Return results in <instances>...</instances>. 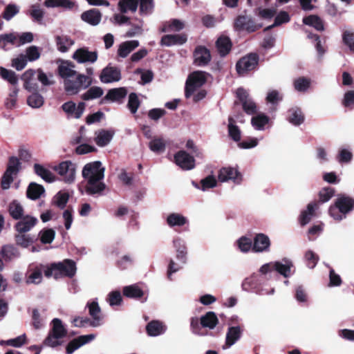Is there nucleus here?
<instances>
[{"label":"nucleus","mask_w":354,"mask_h":354,"mask_svg":"<svg viewBox=\"0 0 354 354\" xmlns=\"http://www.w3.org/2000/svg\"><path fill=\"white\" fill-rule=\"evenodd\" d=\"M21 168V163L19 159L15 156L9 158L6 171L16 176Z\"/></svg>","instance_id":"nucleus-47"},{"label":"nucleus","mask_w":354,"mask_h":354,"mask_svg":"<svg viewBox=\"0 0 354 354\" xmlns=\"http://www.w3.org/2000/svg\"><path fill=\"white\" fill-rule=\"evenodd\" d=\"M354 209V198L342 195L338 197L334 205H331L328 209L329 214L334 219L341 221L345 218V215Z\"/></svg>","instance_id":"nucleus-5"},{"label":"nucleus","mask_w":354,"mask_h":354,"mask_svg":"<svg viewBox=\"0 0 354 354\" xmlns=\"http://www.w3.org/2000/svg\"><path fill=\"white\" fill-rule=\"evenodd\" d=\"M174 246L176 248V259L183 263L187 260V248L185 245L180 244V241H174Z\"/></svg>","instance_id":"nucleus-50"},{"label":"nucleus","mask_w":354,"mask_h":354,"mask_svg":"<svg viewBox=\"0 0 354 354\" xmlns=\"http://www.w3.org/2000/svg\"><path fill=\"white\" fill-rule=\"evenodd\" d=\"M235 120L230 116L228 118V135L235 142H239L241 138V131L239 127L236 125Z\"/></svg>","instance_id":"nucleus-35"},{"label":"nucleus","mask_w":354,"mask_h":354,"mask_svg":"<svg viewBox=\"0 0 354 354\" xmlns=\"http://www.w3.org/2000/svg\"><path fill=\"white\" fill-rule=\"evenodd\" d=\"M288 113V120L291 124L298 126L304 122V115L299 108L295 107L290 109Z\"/></svg>","instance_id":"nucleus-33"},{"label":"nucleus","mask_w":354,"mask_h":354,"mask_svg":"<svg viewBox=\"0 0 354 354\" xmlns=\"http://www.w3.org/2000/svg\"><path fill=\"white\" fill-rule=\"evenodd\" d=\"M48 268V264H39L28 270V276L27 277V283L39 284L42 281V273L45 275V270Z\"/></svg>","instance_id":"nucleus-18"},{"label":"nucleus","mask_w":354,"mask_h":354,"mask_svg":"<svg viewBox=\"0 0 354 354\" xmlns=\"http://www.w3.org/2000/svg\"><path fill=\"white\" fill-rule=\"evenodd\" d=\"M18 92L19 89L17 87H14L12 89L5 102L7 109H12L15 106Z\"/></svg>","instance_id":"nucleus-61"},{"label":"nucleus","mask_w":354,"mask_h":354,"mask_svg":"<svg viewBox=\"0 0 354 354\" xmlns=\"http://www.w3.org/2000/svg\"><path fill=\"white\" fill-rule=\"evenodd\" d=\"M304 258L307 266L310 269L314 268L319 260V256L310 250L306 252Z\"/></svg>","instance_id":"nucleus-53"},{"label":"nucleus","mask_w":354,"mask_h":354,"mask_svg":"<svg viewBox=\"0 0 354 354\" xmlns=\"http://www.w3.org/2000/svg\"><path fill=\"white\" fill-rule=\"evenodd\" d=\"M107 301L111 306L120 305L122 301L120 292L118 290L111 292L108 295Z\"/></svg>","instance_id":"nucleus-58"},{"label":"nucleus","mask_w":354,"mask_h":354,"mask_svg":"<svg viewBox=\"0 0 354 354\" xmlns=\"http://www.w3.org/2000/svg\"><path fill=\"white\" fill-rule=\"evenodd\" d=\"M262 27V24H257L250 15H239L234 20V28L237 31H246L248 33L256 32Z\"/></svg>","instance_id":"nucleus-9"},{"label":"nucleus","mask_w":354,"mask_h":354,"mask_svg":"<svg viewBox=\"0 0 354 354\" xmlns=\"http://www.w3.org/2000/svg\"><path fill=\"white\" fill-rule=\"evenodd\" d=\"M174 160L176 165L183 169L190 170L195 167L194 158L185 151H178L174 156Z\"/></svg>","instance_id":"nucleus-16"},{"label":"nucleus","mask_w":354,"mask_h":354,"mask_svg":"<svg viewBox=\"0 0 354 354\" xmlns=\"http://www.w3.org/2000/svg\"><path fill=\"white\" fill-rule=\"evenodd\" d=\"M103 93L104 91L101 87L94 86L90 87L86 92L83 93L81 98L85 101L92 100L100 97Z\"/></svg>","instance_id":"nucleus-40"},{"label":"nucleus","mask_w":354,"mask_h":354,"mask_svg":"<svg viewBox=\"0 0 354 354\" xmlns=\"http://www.w3.org/2000/svg\"><path fill=\"white\" fill-rule=\"evenodd\" d=\"M207 81L206 73L196 71L191 73L186 80L185 86V96L189 98L198 88L205 84Z\"/></svg>","instance_id":"nucleus-8"},{"label":"nucleus","mask_w":354,"mask_h":354,"mask_svg":"<svg viewBox=\"0 0 354 354\" xmlns=\"http://www.w3.org/2000/svg\"><path fill=\"white\" fill-rule=\"evenodd\" d=\"M95 338V335L89 334L86 335H80L68 342L66 347V353L72 354L75 350L82 346L90 342Z\"/></svg>","instance_id":"nucleus-19"},{"label":"nucleus","mask_w":354,"mask_h":354,"mask_svg":"<svg viewBox=\"0 0 354 354\" xmlns=\"http://www.w3.org/2000/svg\"><path fill=\"white\" fill-rule=\"evenodd\" d=\"M166 330L165 326L162 322L158 320H152L149 322L146 326V332L149 336H158Z\"/></svg>","instance_id":"nucleus-26"},{"label":"nucleus","mask_w":354,"mask_h":354,"mask_svg":"<svg viewBox=\"0 0 354 354\" xmlns=\"http://www.w3.org/2000/svg\"><path fill=\"white\" fill-rule=\"evenodd\" d=\"M293 84L295 90L304 92L310 87V80L305 77H300L294 81Z\"/></svg>","instance_id":"nucleus-52"},{"label":"nucleus","mask_w":354,"mask_h":354,"mask_svg":"<svg viewBox=\"0 0 354 354\" xmlns=\"http://www.w3.org/2000/svg\"><path fill=\"white\" fill-rule=\"evenodd\" d=\"M292 266L291 262H287L286 264H283L281 262L277 261L273 264L274 270L285 277L289 276Z\"/></svg>","instance_id":"nucleus-51"},{"label":"nucleus","mask_w":354,"mask_h":354,"mask_svg":"<svg viewBox=\"0 0 354 354\" xmlns=\"http://www.w3.org/2000/svg\"><path fill=\"white\" fill-rule=\"evenodd\" d=\"M194 64L197 66H205L212 59L209 50L204 46H197L193 52Z\"/></svg>","instance_id":"nucleus-10"},{"label":"nucleus","mask_w":354,"mask_h":354,"mask_svg":"<svg viewBox=\"0 0 354 354\" xmlns=\"http://www.w3.org/2000/svg\"><path fill=\"white\" fill-rule=\"evenodd\" d=\"M0 254L5 259L10 260L19 256L18 250L12 245H3L1 250Z\"/></svg>","instance_id":"nucleus-43"},{"label":"nucleus","mask_w":354,"mask_h":354,"mask_svg":"<svg viewBox=\"0 0 354 354\" xmlns=\"http://www.w3.org/2000/svg\"><path fill=\"white\" fill-rule=\"evenodd\" d=\"M19 12L18 7L15 4H8L2 13V17L7 21L10 20Z\"/></svg>","instance_id":"nucleus-57"},{"label":"nucleus","mask_w":354,"mask_h":354,"mask_svg":"<svg viewBox=\"0 0 354 354\" xmlns=\"http://www.w3.org/2000/svg\"><path fill=\"white\" fill-rule=\"evenodd\" d=\"M8 211L10 216L14 220H19L24 216V209L21 203L17 200H13L9 203L8 206Z\"/></svg>","instance_id":"nucleus-28"},{"label":"nucleus","mask_w":354,"mask_h":354,"mask_svg":"<svg viewBox=\"0 0 354 354\" xmlns=\"http://www.w3.org/2000/svg\"><path fill=\"white\" fill-rule=\"evenodd\" d=\"M127 95V89L125 87L111 88L108 91L102 101H112L122 102Z\"/></svg>","instance_id":"nucleus-23"},{"label":"nucleus","mask_w":354,"mask_h":354,"mask_svg":"<svg viewBox=\"0 0 354 354\" xmlns=\"http://www.w3.org/2000/svg\"><path fill=\"white\" fill-rule=\"evenodd\" d=\"M140 105V101L136 93H131L129 95L127 107L132 114H135Z\"/></svg>","instance_id":"nucleus-49"},{"label":"nucleus","mask_w":354,"mask_h":354,"mask_svg":"<svg viewBox=\"0 0 354 354\" xmlns=\"http://www.w3.org/2000/svg\"><path fill=\"white\" fill-rule=\"evenodd\" d=\"M28 104L32 108H39L44 104L43 97L37 92L34 91L27 99Z\"/></svg>","instance_id":"nucleus-48"},{"label":"nucleus","mask_w":354,"mask_h":354,"mask_svg":"<svg viewBox=\"0 0 354 354\" xmlns=\"http://www.w3.org/2000/svg\"><path fill=\"white\" fill-rule=\"evenodd\" d=\"M242 332L243 328L240 326L229 327L225 337V345L227 347H230L235 344L241 338Z\"/></svg>","instance_id":"nucleus-25"},{"label":"nucleus","mask_w":354,"mask_h":354,"mask_svg":"<svg viewBox=\"0 0 354 354\" xmlns=\"http://www.w3.org/2000/svg\"><path fill=\"white\" fill-rule=\"evenodd\" d=\"M44 187L36 183L32 182L29 184L27 190L26 196L31 200H37L44 193Z\"/></svg>","instance_id":"nucleus-29"},{"label":"nucleus","mask_w":354,"mask_h":354,"mask_svg":"<svg viewBox=\"0 0 354 354\" xmlns=\"http://www.w3.org/2000/svg\"><path fill=\"white\" fill-rule=\"evenodd\" d=\"M75 65L68 60H61L57 67V73L64 79V89L68 94H77L81 88H87L92 84L88 75L77 73L74 70Z\"/></svg>","instance_id":"nucleus-1"},{"label":"nucleus","mask_w":354,"mask_h":354,"mask_svg":"<svg viewBox=\"0 0 354 354\" xmlns=\"http://www.w3.org/2000/svg\"><path fill=\"white\" fill-rule=\"evenodd\" d=\"M236 245L242 252L246 253L250 250L252 251L253 242L251 239L245 236L240 237L236 241Z\"/></svg>","instance_id":"nucleus-44"},{"label":"nucleus","mask_w":354,"mask_h":354,"mask_svg":"<svg viewBox=\"0 0 354 354\" xmlns=\"http://www.w3.org/2000/svg\"><path fill=\"white\" fill-rule=\"evenodd\" d=\"M55 42L59 51L67 52L70 47L73 45L74 41L67 35H57L55 37Z\"/></svg>","instance_id":"nucleus-34"},{"label":"nucleus","mask_w":354,"mask_h":354,"mask_svg":"<svg viewBox=\"0 0 354 354\" xmlns=\"http://www.w3.org/2000/svg\"><path fill=\"white\" fill-rule=\"evenodd\" d=\"M258 16L264 19H272L277 13V10L274 8H258Z\"/></svg>","instance_id":"nucleus-64"},{"label":"nucleus","mask_w":354,"mask_h":354,"mask_svg":"<svg viewBox=\"0 0 354 354\" xmlns=\"http://www.w3.org/2000/svg\"><path fill=\"white\" fill-rule=\"evenodd\" d=\"M187 223V219L178 213H171L167 218V225L173 227L174 226H183Z\"/></svg>","instance_id":"nucleus-39"},{"label":"nucleus","mask_w":354,"mask_h":354,"mask_svg":"<svg viewBox=\"0 0 354 354\" xmlns=\"http://www.w3.org/2000/svg\"><path fill=\"white\" fill-rule=\"evenodd\" d=\"M303 23L305 25L312 26L318 31L324 30V26L322 19L316 15H310L303 18Z\"/></svg>","instance_id":"nucleus-32"},{"label":"nucleus","mask_w":354,"mask_h":354,"mask_svg":"<svg viewBox=\"0 0 354 354\" xmlns=\"http://www.w3.org/2000/svg\"><path fill=\"white\" fill-rule=\"evenodd\" d=\"M98 54L97 51H89L88 48L83 47L77 49L73 54L72 58L80 64L94 63L97 61Z\"/></svg>","instance_id":"nucleus-13"},{"label":"nucleus","mask_w":354,"mask_h":354,"mask_svg":"<svg viewBox=\"0 0 354 354\" xmlns=\"http://www.w3.org/2000/svg\"><path fill=\"white\" fill-rule=\"evenodd\" d=\"M0 75L6 81L10 84L15 86L18 83V77L15 72L8 70L4 67H0Z\"/></svg>","instance_id":"nucleus-42"},{"label":"nucleus","mask_w":354,"mask_h":354,"mask_svg":"<svg viewBox=\"0 0 354 354\" xmlns=\"http://www.w3.org/2000/svg\"><path fill=\"white\" fill-rule=\"evenodd\" d=\"M149 147L152 151L156 153H161L165 150V144L160 138H155L150 141Z\"/></svg>","instance_id":"nucleus-54"},{"label":"nucleus","mask_w":354,"mask_h":354,"mask_svg":"<svg viewBox=\"0 0 354 354\" xmlns=\"http://www.w3.org/2000/svg\"><path fill=\"white\" fill-rule=\"evenodd\" d=\"M88 313L93 320L90 319V326L96 327L102 324V316L101 315V309L97 301H92L87 304Z\"/></svg>","instance_id":"nucleus-22"},{"label":"nucleus","mask_w":354,"mask_h":354,"mask_svg":"<svg viewBox=\"0 0 354 354\" xmlns=\"http://www.w3.org/2000/svg\"><path fill=\"white\" fill-rule=\"evenodd\" d=\"M122 292L124 297L138 300H141L145 295L144 291L137 284L124 287Z\"/></svg>","instance_id":"nucleus-27"},{"label":"nucleus","mask_w":354,"mask_h":354,"mask_svg":"<svg viewBox=\"0 0 354 354\" xmlns=\"http://www.w3.org/2000/svg\"><path fill=\"white\" fill-rule=\"evenodd\" d=\"M269 118L264 114H259L252 117L251 123L257 130L263 129L264 127L268 123Z\"/></svg>","instance_id":"nucleus-45"},{"label":"nucleus","mask_w":354,"mask_h":354,"mask_svg":"<svg viewBox=\"0 0 354 354\" xmlns=\"http://www.w3.org/2000/svg\"><path fill=\"white\" fill-rule=\"evenodd\" d=\"M27 61L26 57L23 54H20L17 58L12 60V65L17 71H21L26 67Z\"/></svg>","instance_id":"nucleus-62"},{"label":"nucleus","mask_w":354,"mask_h":354,"mask_svg":"<svg viewBox=\"0 0 354 354\" xmlns=\"http://www.w3.org/2000/svg\"><path fill=\"white\" fill-rule=\"evenodd\" d=\"M185 28V24L183 21L177 19H173L165 23L161 31L166 32H179Z\"/></svg>","instance_id":"nucleus-37"},{"label":"nucleus","mask_w":354,"mask_h":354,"mask_svg":"<svg viewBox=\"0 0 354 354\" xmlns=\"http://www.w3.org/2000/svg\"><path fill=\"white\" fill-rule=\"evenodd\" d=\"M39 236L42 243H51L55 239V232L51 228H44L39 232Z\"/></svg>","instance_id":"nucleus-46"},{"label":"nucleus","mask_w":354,"mask_h":354,"mask_svg":"<svg viewBox=\"0 0 354 354\" xmlns=\"http://www.w3.org/2000/svg\"><path fill=\"white\" fill-rule=\"evenodd\" d=\"M48 268L45 270L46 278L53 277L55 280L63 278L72 279L77 272V266L74 260L65 259L62 261L48 264Z\"/></svg>","instance_id":"nucleus-3"},{"label":"nucleus","mask_w":354,"mask_h":354,"mask_svg":"<svg viewBox=\"0 0 354 354\" xmlns=\"http://www.w3.org/2000/svg\"><path fill=\"white\" fill-rule=\"evenodd\" d=\"M26 57L27 60L34 62L40 57L41 53L39 48L36 46H30L26 50Z\"/></svg>","instance_id":"nucleus-55"},{"label":"nucleus","mask_w":354,"mask_h":354,"mask_svg":"<svg viewBox=\"0 0 354 354\" xmlns=\"http://www.w3.org/2000/svg\"><path fill=\"white\" fill-rule=\"evenodd\" d=\"M81 19L91 26H97L101 21L102 14L99 10L93 8L84 12Z\"/></svg>","instance_id":"nucleus-24"},{"label":"nucleus","mask_w":354,"mask_h":354,"mask_svg":"<svg viewBox=\"0 0 354 354\" xmlns=\"http://www.w3.org/2000/svg\"><path fill=\"white\" fill-rule=\"evenodd\" d=\"M17 221L14 228L18 233H26L38 223V219L30 215L24 216Z\"/></svg>","instance_id":"nucleus-15"},{"label":"nucleus","mask_w":354,"mask_h":354,"mask_svg":"<svg viewBox=\"0 0 354 354\" xmlns=\"http://www.w3.org/2000/svg\"><path fill=\"white\" fill-rule=\"evenodd\" d=\"M342 40L344 44L349 48V50L354 53V33L348 30L343 32Z\"/></svg>","instance_id":"nucleus-60"},{"label":"nucleus","mask_w":354,"mask_h":354,"mask_svg":"<svg viewBox=\"0 0 354 354\" xmlns=\"http://www.w3.org/2000/svg\"><path fill=\"white\" fill-rule=\"evenodd\" d=\"M138 5H140V14L148 15L150 14L153 8V0H138Z\"/></svg>","instance_id":"nucleus-56"},{"label":"nucleus","mask_w":354,"mask_h":354,"mask_svg":"<svg viewBox=\"0 0 354 354\" xmlns=\"http://www.w3.org/2000/svg\"><path fill=\"white\" fill-rule=\"evenodd\" d=\"M215 46L219 55L223 57L230 53L232 42L229 37L221 35L216 41Z\"/></svg>","instance_id":"nucleus-21"},{"label":"nucleus","mask_w":354,"mask_h":354,"mask_svg":"<svg viewBox=\"0 0 354 354\" xmlns=\"http://www.w3.org/2000/svg\"><path fill=\"white\" fill-rule=\"evenodd\" d=\"M35 173L40 176L43 180L47 183H52L55 180V176L53 174L45 168L43 165L35 163L33 166Z\"/></svg>","instance_id":"nucleus-31"},{"label":"nucleus","mask_w":354,"mask_h":354,"mask_svg":"<svg viewBox=\"0 0 354 354\" xmlns=\"http://www.w3.org/2000/svg\"><path fill=\"white\" fill-rule=\"evenodd\" d=\"M241 178V174L236 168L225 167L218 171V179L220 182L223 183L232 180L236 183H240Z\"/></svg>","instance_id":"nucleus-14"},{"label":"nucleus","mask_w":354,"mask_h":354,"mask_svg":"<svg viewBox=\"0 0 354 354\" xmlns=\"http://www.w3.org/2000/svg\"><path fill=\"white\" fill-rule=\"evenodd\" d=\"M201 189L205 191L209 188L215 187L217 185L216 178L212 175H209L201 180Z\"/></svg>","instance_id":"nucleus-59"},{"label":"nucleus","mask_w":354,"mask_h":354,"mask_svg":"<svg viewBox=\"0 0 354 354\" xmlns=\"http://www.w3.org/2000/svg\"><path fill=\"white\" fill-rule=\"evenodd\" d=\"M99 77L104 84L118 82L121 80V71L118 67L109 64L102 70Z\"/></svg>","instance_id":"nucleus-11"},{"label":"nucleus","mask_w":354,"mask_h":354,"mask_svg":"<svg viewBox=\"0 0 354 354\" xmlns=\"http://www.w3.org/2000/svg\"><path fill=\"white\" fill-rule=\"evenodd\" d=\"M335 194V189L331 187L324 188L319 192V201L322 203L328 201Z\"/></svg>","instance_id":"nucleus-63"},{"label":"nucleus","mask_w":354,"mask_h":354,"mask_svg":"<svg viewBox=\"0 0 354 354\" xmlns=\"http://www.w3.org/2000/svg\"><path fill=\"white\" fill-rule=\"evenodd\" d=\"M50 325L51 328L47 337L43 342V344L51 348H55L62 345V342L59 339L67 335V330L62 320L59 318H54L51 321Z\"/></svg>","instance_id":"nucleus-4"},{"label":"nucleus","mask_w":354,"mask_h":354,"mask_svg":"<svg viewBox=\"0 0 354 354\" xmlns=\"http://www.w3.org/2000/svg\"><path fill=\"white\" fill-rule=\"evenodd\" d=\"M139 46V41L137 40H131L122 42L118 50V55L121 57H126Z\"/></svg>","instance_id":"nucleus-30"},{"label":"nucleus","mask_w":354,"mask_h":354,"mask_svg":"<svg viewBox=\"0 0 354 354\" xmlns=\"http://www.w3.org/2000/svg\"><path fill=\"white\" fill-rule=\"evenodd\" d=\"M17 245L22 248H28L34 243V239L26 233H18L15 235Z\"/></svg>","instance_id":"nucleus-41"},{"label":"nucleus","mask_w":354,"mask_h":354,"mask_svg":"<svg viewBox=\"0 0 354 354\" xmlns=\"http://www.w3.org/2000/svg\"><path fill=\"white\" fill-rule=\"evenodd\" d=\"M138 6V0H120L118 2V10L121 13H127L128 11L135 12Z\"/></svg>","instance_id":"nucleus-38"},{"label":"nucleus","mask_w":354,"mask_h":354,"mask_svg":"<svg viewBox=\"0 0 354 354\" xmlns=\"http://www.w3.org/2000/svg\"><path fill=\"white\" fill-rule=\"evenodd\" d=\"M187 40V35L185 33L165 35L161 38L160 45L165 46L183 45Z\"/></svg>","instance_id":"nucleus-20"},{"label":"nucleus","mask_w":354,"mask_h":354,"mask_svg":"<svg viewBox=\"0 0 354 354\" xmlns=\"http://www.w3.org/2000/svg\"><path fill=\"white\" fill-rule=\"evenodd\" d=\"M104 170L100 161H94L84 165L82 176L87 180L85 190L88 195L101 194L105 189L106 185L101 181L104 176Z\"/></svg>","instance_id":"nucleus-2"},{"label":"nucleus","mask_w":354,"mask_h":354,"mask_svg":"<svg viewBox=\"0 0 354 354\" xmlns=\"http://www.w3.org/2000/svg\"><path fill=\"white\" fill-rule=\"evenodd\" d=\"M113 136V133L111 131L101 129L95 138V142L99 147H104L110 142Z\"/></svg>","instance_id":"nucleus-36"},{"label":"nucleus","mask_w":354,"mask_h":354,"mask_svg":"<svg viewBox=\"0 0 354 354\" xmlns=\"http://www.w3.org/2000/svg\"><path fill=\"white\" fill-rule=\"evenodd\" d=\"M218 324V319L214 312L209 311L200 319L193 317L190 319V328L193 333L203 335L202 328L214 329Z\"/></svg>","instance_id":"nucleus-6"},{"label":"nucleus","mask_w":354,"mask_h":354,"mask_svg":"<svg viewBox=\"0 0 354 354\" xmlns=\"http://www.w3.org/2000/svg\"><path fill=\"white\" fill-rule=\"evenodd\" d=\"M259 56L257 53H250L240 58L236 64V71L239 76H245L258 67Z\"/></svg>","instance_id":"nucleus-7"},{"label":"nucleus","mask_w":354,"mask_h":354,"mask_svg":"<svg viewBox=\"0 0 354 354\" xmlns=\"http://www.w3.org/2000/svg\"><path fill=\"white\" fill-rule=\"evenodd\" d=\"M60 176L64 177V180L71 183L75 179V165L71 161H64L54 167Z\"/></svg>","instance_id":"nucleus-12"},{"label":"nucleus","mask_w":354,"mask_h":354,"mask_svg":"<svg viewBox=\"0 0 354 354\" xmlns=\"http://www.w3.org/2000/svg\"><path fill=\"white\" fill-rule=\"evenodd\" d=\"M270 245V240L266 234L263 233L257 234L253 240L252 252H268Z\"/></svg>","instance_id":"nucleus-17"}]
</instances>
